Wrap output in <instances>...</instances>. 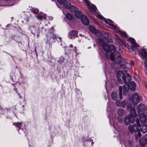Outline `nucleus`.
Here are the masks:
<instances>
[{
	"label": "nucleus",
	"mask_w": 147,
	"mask_h": 147,
	"mask_svg": "<svg viewBox=\"0 0 147 147\" xmlns=\"http://www.w3.org/2000/svg\"><path fill=\"white\" fill-rule=\"evenodd\" d=\"M145 142V143H146V144H147V134H146L144 137V140H143Z\"/></svg>",
	"instance_id": "39"
},
{
	"label": "nucleus",
	"mask_w": 147,
	"mask_h": 147,
	"mask_svg": "<svg viewBox=\"0 0 147 147\" xmlns=\"http://www.w3.org/2000/svg\"><path fill=\"white\" fill-rule=\"evenodd\" d=\"M66 18L69 20H71L73 18L72 15L69 13H67L66 15Z\"/></svg>",
	"instance_id": "25"
},
{
	"label": "nucleus",
	"mask_w": 147,
	"mask_h": 147,
	"mask_svg": "<svg viewBox=\"0 0 147 147\" xmlns=\"http://www.w3.org/2000/svg\"><path fill=\"white\" fill-rule=\"evenodd\" d=\"M121 103H120V101L119 100H117L116 101V105L118 106H119L121 105Z\"/></svg>",
	"instance_id": "38"
},
{
	"label": "nucleus",
	"mask_w": 147,
	"mask_h": 147,
	"mask_svg": "<svg viewBox=\"0 0 147 147\" xmlns=\"http://www.w3.org/2000/svg\"><path fill=\"white\" fill-rule=\"evenodd\" d=\"M129 90V86H128V85L127 84H125L123 86V94L124 95H126L127 94V91Z\"/></svg>",
	"instance_id": "17"
},
{
	"label": "nucleus",
	"mask_w": 147,
	"mask_h": 147,
	"mask_svg": "<svg viewBox=\"0 0 147 147\" xmlns=\"http://www.w3.org/2000/svg\"><path fill=\"white\" fill-rule=\"evenodd\" d=\"M121 34L122 35V36H124L125 37H127V35L126 34V33L125 32H121Z\"/></svg>",
	"instance_id": "37"
},
{
	"label": "nucleus",
	"mask_w": 147,
	"mask_h": 147,
	"mask_svg": "<svg viewBox=\"0 0 147 147\" xmlns=\"http://www.w3.org/2000/svg\"><path fill=\"white\" fill-rule=\"evenodd\" d=\"M117 94H116V93L113 92L111 94V96L112 99L113 100H116L117 98Z\"/></svg>",
	"instance_id": "26"
},
{
	"label": "nucleus",
	"mask_w": 147,
	"mask_h": 147,
	"mask_svg": "<svg viewBox=\"0 0 147 147\" xmlns=\"http://www.w3.org/2000/svg\"><path fill=\"white\" fill-rule=\"evenodd\" d=\"M13 125L16 126L20 128L21 127L22 123L20 122L14 123H13Z\"/></svg>",
	"instance_id": "31"
},
{
	"label": "nucleus",
	"mask_w": 147,
	"mask_h": 147,
	"mask_svg": "<svg viewBox=\"0 0 147 147\" xmlns=\"http://www.w3.org/2000/svg\"><path fill=\"white\" fill-rule=\"evenodd\" d=\"M126 104V101L123 100L121 102V105L124 108L125 107Z\"/></svg>",
	"instance_id": "34"
},
{
	"label": "nucleus",
	"mask_w": 147,
	"mask_h": 147,
	"mask_svg": "<svg viewBox=\"0 0 147 147\" xmlns=\"http://www.w3.org/2000/svg\"><path fill=\"white\" fill-rule=\"evenodd\" d=\"M17 94L19 96V98H21V96L20 95V94L19 93H18Z\"/></svg>",
	"instance_id": "43"
},
{
	"label": "nucleus",
	"mask_w": 147,
	"mask_h": 147,
	"mask_svg": "<svg viewBox=\"0 0 147 147\" xmlns=\"http://www.w3.org/2000/svg\"><path fill=\"white\" fill-rule=\"evenodd\" d=\"M69 8H69L71 12H75L77 10V8L74 5H71Z\"/></svg>",
	"instance_id": "24"
},
{
	"label": "nucleus",
	"mask_w": 147,
	"mask_h": 147,
	"mask_svg": "<svg viewBox=\"0 0 147 147\" xmlns=\"http://www.w3.org/2000/svg\"><path fill=\"white\" fill-rule=\"evenodd\" d=\"M136 116H134L131 114L128 116H125L124 122V123L127 125H129L130 123H134L135 122V118Z\"/></svg>",
	"instance_id": "5"
},
{
	"label": "nucleus",
	"mask_w": 147,
	"mask_h": 147,
	"mask_svg": "<svg viewBox=\"0 0 147 147\" xmlns=\"http://www.w3.org/2000/svg\"><path fill=\"white\" fill-rule=\"evenodd\" d=\"M140 130L142 132L145 133L147 131V123L144 124H141L139 126Z\"/></svg>",
	"instance_id": "13"
},
{
	"label": "nucleus",
	"mask_w": 147,
	"mask_h": 147,
	"mask_svg": "<svg viewBox=\"0 0 147 147\" xmlns=\"http://www.w3.org/2000/svg\"><path fill=\"white\" fill-rule=\"evenodd\" d=\"M60 40H61V38H59Z\"/></svg>",
	"instance_id": "48"
},
{
	"label": "nucleus",
	"mask_w": 147,
	"mask_h": 147,
	"mask_svg": "<svg viewBox=\"0 0 147 147\" xmlns=\"http://www.w3.org/2000/svg\"><path fill=\"white\" fill-rule=\"evenodd\" d=\"M93 142H92V144H93Z\"/></svg>",
	"instance_id": "49"
},
{
	"label": "nucleus",
	"mask_w": 147,
	"mask_h": 147,
	"mask_svg": "<svg viewBox=\"0 0 147 147\" xmlns=\"http://www.w3.org/2000/svg\"><path fill=\"white\" fill-rule=\"evenodd\" d=\"M127 110L130 111V113H131V111L134 109V107H132L131 104H129L127 105Z\"/></svg>",
	"instance_id": "30"
},
{
	"label": "nucleus",
	"mask_w": 147,
	"mask_h": 147,
	"mask_svg": "<svg viewBox=\"0 0 147 147\" xmlns=\"http://www.w3.org/2000/svg\"><path fill=\"white\" fill-rule=\"evenodd\" d=\"M122 88L121 86H120L119 88V97L120 99H122Z\"/></svg>",
	"instance_id": "27"
},
{
	"label": "nucleus",
	"mask_w": 147,
	"mask_h": 147,
	"mask_svg": "<svg viewBox=\"0 0 147 147\" xmlns=\"http://www.w3.org/2000/svg\"><path fill=\"white\" fill-rule=\"evenodd\" d=\"M126 76L123 72L122 71H119L117 73V76L118 81L121 83L122 84L123 82L127 84L131 79V76L128 73L126 74Z\"/></svg>",
	"instance_id": "4"
},
{
	"label": "nucleus",
	"mask_w": 147,
	"mask_h": 147,
	"mask_svg": "<svg viewBox=\"0 0 147 147\" xmlns=\"http://www.w3.org/2000/svg\"><path fill=\"white\" fill-rule=\"evenodd\" d=\"M136 124H134L132 125L128 126V128L129 131L131 133H136L138 131V132L135 134V138L136 140H138L141 137V134L139 131V129L138 128L140 126V122L138 119L136 120Z\"/></svg>",
	"instance_id": "2"
},
{
	"label": "nucleus",
	"mask_w": 147,
	"mask_h": 147,
	"mask_svg": "<svg viewBox=\"0 0 147 147\" xmlns=\"http://www.w3.org/2000/svg\"><path fill=\"white\" fill-rule=\"evenodd\" d=\"M13 90L17 94L18 93V90L16 88H14Z\"/></svg>",
	"instance_id": "42"
},
{
	"label": "nucleus",
	"mask_w": 147,
	"mask_h": 147,
	"mask_svg": "<svg viewBox=\"0 0 147 147\" xmlns=\"http://www.w3.org/2000/svg\"><path fill=\"white\" fill-rule=\"evenodd\" d=\"M139 116H140V119L142 123H147V121L146 122L147 119L145 115V113L140 114Z\"/></svg>",
	"instance_id": "12"
},
{
	"label": "nucleus",
	"mask_w": 147,
	"mask_h": 147,
	"mask_svg": "<svg viewBox=\"0 0 147 147\" xmlns=\"http://www.w3.org/2000/svg\"><path fill=\"white\" fill-rule=\"evenodd\" d=\"M105 21L106 23L109 24V25L113 27V28H115V26L112 24L113 22L110 19H108L107 20H105Z\"/></svg>",
	"instance_id": "20"
},
{
	"label": "nucleus",
	"mask_w": 147,
	"mask_h": 147,
	"mask_svg": "<svg viewBox=\"0 0 147 147\" xmlns=\"http://www.w3.org/2000/svg\"><path fill=\"white\" fill-rule=\"evenodd\" d=\"M139 143L141 147H147V144H146V143H145V142L142 140H140Z\"/></svg>",
	"instance_id": "23"
},
{
	"label": "nucleus",
	"mask_w": 147,
	"mask_h": 147,
	"mask_svg": "<svg viewBox=\"0 0 147 147\" xmlns=\"http://www.w3.org/2000/svg\"><path fill=\"white\" fill-rule=\"evenodd\" d=\"M98 41L99 42H102L103 41V40L100 38H98Z\"/></svg>",
	"instance_id": "40"
},
{
	"label": "nucleus",
	"mask_w": 147,
	"mask_h": 147,
	"mask_svg": "<svg viewBox=\"0 0 147 147\" xmlns=\"http://www.w3.org/2000/svg\"><path fill=\"white\" fill-rule=\"evenodd\" d=\"M142 51L144 53L143 55L142 53H141L142 55L143 56V57L144 58H146L147 57V53H146V50L145 49H142Z\"/></svg>",
	"instance_id": "28"
},
{
	"label": "nucleus",
	"mask_w": 147,
	"mask_h": 147,
	"mask_svg": "<svg viewBox=\"0 0 147 147\" xmlns=\"http://www.w3.org/2000/svg\"><path fill=\"white\" fill-rule=\"evenodd\" d=\"M128 144L130 146H131L132 145V142L131 141H128Z\"/></svg>",
	"instance_id": "41"
},
{
	"label": "nucleus",
	"mask_w": 147,
	"mask_h": 147,
	"mask_svg": "<svg viewBox=\"0 0 147 147\" xmlns=\"http://www.w3.org/2000/svg\"><path fill=\"white\" fill-rule=\"evenodd\" d=\"M143 65L145 69L147 70V60H146L144 62Z\"/></svg>",
	"instance_id": "36"
},
{
	"label": "nucleus",
	"mask_w": 147,
	"mask_h": 147,
	"mask_svg": "<svg viewBox=\"0 0 147 147\" xmlns=\"http://www.w3.org/2000/svg\"><path fill=\"white\" fill-rule=\"evenodd\" d=\"M90 9H92L94 11H95L97 9L96 6L94 5H92L90 7Z\"/></svg>",
	"instance_id": "35"
},
{
	"label": "nucleus",
	"mask_w": 147,
	"mask_h": 147,
	"mask_svg": "<svg viewBox=\"0 0 147 147\" xmlns=\"http://www.w3.org/2000/svg\"><path fill=\"white\" fill-rule=\"evenodd\" d=\"M75 15L78 18H81L82 15L81 12L77 10L75 12Z\"/></svg>",
	"instance_id": "19"
},
{
	"label": "nucleus",
	"mask_w": 147,
	"mask_h": 147,
	"mask_svg": "<svg viewBox=\"0 0 147 147\" xmlns=\"http://www.w3.org/2000/svg\"><path fill=\"white\" fill-rule=\"evenodd\" d=\"M121 51L120 50L117 51L115 55L111 54L110 56V58L111 60L113 61H114L117 63H121V65L125 66L127 64V61L125 59L121 58Z\"/></svg>",
	"instance_id": "1"
},
{
	"label": "nucleus",
	"mask_w": 147,
	"mask_h": 147,
	"mask_svg": "<svg viewBox=\"0 0 147 147\" xmlns=\"http://www.w3.org/2000/svg\"><path fill=\"white\" fill-rule=\"evenodd\" d=\"M69 47L71 48H72L73 47V45L72 44H71L69 45Z\"/></svg>",
	"instance_id": "45"
},
{
	"label": "nucleus",
	"mask_w": 147,
	"mask_h": 147,
	"mask_svg": "<svg viewBox=\"0 0 147 147\" xmlns=\"http://www.w3.org/2000/svg\"><path fill=\"white\" fill-rule=\"evenodd\" d=\"M32 11L35 14H36L39 12V10L38 9L34 8H32Z\"/></svg>",
	"instance_id": "32"
},
{
	"label": "nucleus",
	"mask_w": 147,
	"mask_h": 147,
	"mask_svg": "<svg viewBox=\"0 0 147 147\" xmlns=\"http://www.w3.org/2000/svg\"><path fill=\"white\" fill-rule=\"evenodd\" d=\"M120 66L123 69L124 71L125 72H127L128 71H129V69L128 67H125L124 66L122 67V66H121V65Z\"/></svg>",
	"instance_id": "33"
},
{
	"label": "nucleus",
	"mask_w": 147,
	"mask_h": 147,
	"mask_svg": "<svg viewBox=\"0 0 147 147\" xmlns=\"http://www.w3.org/2000/svg\"><path fill=\"white\" fill-rule=\"evenodd\" d=\"M36 17L39 20H42L43 19L45 20L46 19V14L43 13H40Z\"/></svg>",
	"instance_id": "16"
},
{
	"label": "nucleus",
	"mask_w": 147,
	"mask_h": 147,
	"mask_svg": "<svg viewBox=\"0 0 147 147\" xmlns=\"http://www.w3.org/2000/svg\"><path fill=\"white\" fill-rule=\"evenodd\" d=\"M56 36L53 33H51V36L48 38L47 43L50 44H52V43L55 42L57 40Z\"/></svg>",
	"instance_id": "10"
},
{
	"label": "nucleus",
	"mask_w": 147,
	"mask_h": 147,
	"mask_svg": "<svg viewBox=\"0 0 147 147\" xmlns=\"http://www.w3.org/2000/svg\"><path fill=\"white\" fill-rule=\"evenodd\" d=\"M129 41L130 42L131 44L135 47H138L139 45H137L135 42V40L132 38H130L129 39Z\"/></svg>",
	"instance_id": "18"
},
{
	"label": "nucleus",
	"mask_w": 147,
	"mask_h": 147,
	"mask_svg": "<svg viewBox=\"0 0 147 147\" xmlns=\"http://www.w3.org/2000/svg\"><path fill=\"white\" fill-rule=\"evenodd\" d=\"M82 22L85 25H87L89 24V22L86 16L83 15L81 18Z\"/></svg>",
	"instance_id": "14"
},
{
	"label": "nucleus",
	"mask_w": 147,
	"mask_h": 147,
	"mask_svg": "<svg viewBox=\"0 0 147 147\" xmlns=\"http://www.w3.org/2000/svg\"><path fill=\"white\" fill-rule=\"evenodd\" d=\"M94 46H95V45H94Z\"/></svg>",
	"instance_id": "50"
},
{
	"label": "nucleus",
	"mask_w": 147,
	"mask_h": 147,
	"mask_svg": "<svg viewBox=\"0 0 147 147\" xmlns=\"http://www.w3.org/2000/svg\"><path fill=\"white\" fill-rule=\"evenodd\" d=\"M78 32L77 31L74 30H72L69 32L68 37L70 39H74L78 36Z\"/></svg>",
	"instance_id": "9"
},
{
	"label": "nucleus",
	"mask_w": 147,
	"mask_h": 147,
	"mask_svg": "<svg viewBox=\"0 0 147 147\" xmlns=\"http://www.w3.org/2000/svg\"><path fill=\"white\" fill-rule=\"evenodd\" d=\"M102 47L105 51L106 52L111 51V52L110 55L111 54H113V53H114L115 51V47L113 45H112L110 46L107 44L104 43L102 45Z\"/></svg>",
	"instance_id": "6"
},
{
	"label": "nucleus",
	"mask_w": 147,
	"mask_h": 147,
	"mask_svg": "<svg viewBox=\"0 0 147 147\" xmlns=\"http://www.w3.org/2000/svg\"><path fill=\"white\" fill-rule=\"evenodd\" d=\"M29 29L31 30V33L34 35H36L37 37L38 38L40 32V29L39 28L33 26L30 27Z\"/></svg>",
	"instance_id": "8"
},
{
	"label": "nucleus",
	"mask_w": 147,
	"mask_h": 147,
	"mask_svg": "<svg viewBox=\"0 0 147 147\" xmlns=\"http://www.w3.org/2000/svg\"><path fill=\"white\" fill-rule=\"evenodd\" d=\"M74 50H75V52H76V51L77 49H76V47H74Z\"/></svg>",
	"instance_id": "46"
},
{
	"label": "nucleus",
	"mask_w": 147,
	"mask_h": 147,
	"mask_svg": "<svg viewBox=\"0 0 147 147\" xmlns=\"http://www.w3.org/2000/svg\"><path fill=\"white\" fill-rule=\"evenodd\" d=\"M146 111H147V106H145V112Z\"/></svg>",
	"instance_id": "44"
},
{
	"label": "nucleus",
	"mask_w": 147,
	"mask_h": 147,
	"mask_svg": "<svg viewBox=\"0 0 147 147\" xmlns=\"http://www.w3.org/2000/svg\"><path fill=\"white\" fill-rule=\"evenodd\" d=\"M138 77V76L137 75H136L134 76L135 78H137Z\"/></svg>",
	"instance_id": "47"
},
{
	"label": "nucleus",
	"mask_w": 147,
	"mask_h": 147,
	"mask_svg": "<svg viewBox=\"0 0 147 147\" xmlns=\"http://www.w3.org/2000/svg\"><path fill=\"white\" fill-rule=\"evenodd\" d=\"M145 106L142 103L135 105L131 111V113L134 116H138L140 114L145 113Z\"/></svg>",
	"instance_id": "3"
},
{
	"label": "nucleus",
	"mask_w": 147,
	"mask_h": 147,
	"mask_svg": "<svg viewBox=\"0 0 147 147\" xmlns=\"http://www.w3.org/2000/svg\"><path fill=\"white\" fill-rule=\"evenodd\" d=\"M89 30L92 33L94 34L97 30L92 25H90L89 27Z\"/></svg>",
	"instance_id": "22"
},
{
	"label": "nucleus",
	"mask_w": 147,
	"mask_h": 147,
	"mask_svg": "<svg viewBox=\"0 0 147 147\" xmlns=\"http://www.w3.org/2000/svg\"><path fill=\"white\" fill-rule=\"evenodd\" d=\"M94 34H95V35L97 36L100 37L102 35V34L101 32L97 30L96 31V32L94 33Z\"/></svg>",
	"instance_id": "29"
},
{
	"label": "nucleus",
	"mask_w": 147,
	"mask_h": 147,
	"mask_svg": "<svg viewBox=\"0 0 147 147\" xmlns=\"http://www.w3.org/2000/svg\"><path fill=\"white\" fill-rule=\"evenodd\" d=\"M129 90L131 91H134L135 90L136 86L135 83L133 81H131L128 85Z\"/></svg>",
	"instance_id": "15"
},
{
	"label": "nucleus",
	"mask_w": 147,
	"mask_h": 147,
	"mask_svg": "<svg viewBox=\"0 0 147 147\" xmlns=\"http://www.w3.org/2000/svg\"><path fill=\"white\" fill-rule=\"evenodd\" d=\"M140 96L137 93H135L132 96L131 101L134 104H136L140 101Z\"/></svg>",
	"instance_id": "7"
},
{
	"label": "nucleus",
	"mask_w": 147,
	"mask_h": 147,
	"mask_svg": "<svg viewBox=\"0 0 147 147\" xmlns=\"http://www.w3.org/2000/svg\"><path fill=\"white\" fill-rule=\"evenodd\" d=\"M59 3L61 5H63L67 8L70 7L71 5V3L69 1H67L66 0H57Z\"/></svg>",
	"instance_id": "11"
},
{
	"label": "nucleus",
	"mask_w": 147,
	"mask_h": 147,
	"mask_svg": "<svg viewBox=\"0 0 147 147\" xmlns=\"http://www.w3.org/2000/svg\"><path fill=\"white\" fill-rule=\"evenodd\" d=\"M118 113L119 116H122L124 115V110L121 109H119L118 110Z\"/></svg>",
	"instance_id": "21"
}]
</instances>
